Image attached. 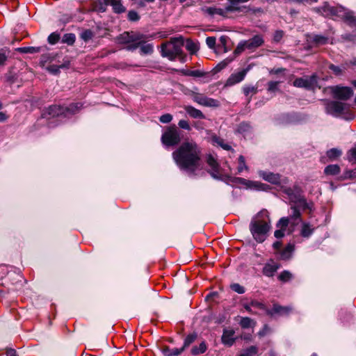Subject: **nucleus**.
Returning a JSON list of instances; mask_svg holds the SVG:
<instances>
[{
    "label": "nucleus",
    "mask_w": 356,
    "mask_h": 356,
    "mask_svg": "<svg viewBox=\"0 0 356 356\" xmlns=\"http://www.w3.org/2000/svg\"><path fill=\"white\" fill-rule=\"evenodd\" d=\"M330 91L334 98L343 100L349 99L353 95V90L346 86H333L330 88Z\"/></svg>",
    "instance_id": "nucleus-12"
},
{
    "label": "nucleus",
    "mask_w": 356,
    "mask_h": 356,
    "mask_svg": "<svg viewBox=\"0 0 356 356\" xmlns=\"http://www.w3.org/2000/svg\"><path fill=\"white\" fill-rule=\"evenodd\" d=\"M76 37L74 33H66L63 37V42L69 45H72L75 42Z\"/></svg>",
    "instance_id": "nucleus-38"
},
{
    "label": "nucleus",
    "mask_w": 356,
    "mask_h": 356,
    "mask_svg": "<svg viewBox=\"0 0 356 356\" xmlns=\"http://www.w3.org/2000/svg\"><path fill=\"white\" fill-rule=\"evenodd\" d=\"M184 109L186 112L193 118H199V119H204L205 115L203 113L199 110L195 108L192 106H185Z\"/></svg>",
    "instance_id": "nucleus-26"
},
{
    "label": "nucleus",
    "mask_w": 356,
    "mask_h": 356,
    "mask_svg": "<svg viewBox=\"0 0 356 356\" xmlns=\"http://www.w3.org/2000/svg\"><path fill=\"white\" fill-rule=\"evenodd\" d=\"M298 205L299 206L303 207H305L307 206V202H306L305 199L298 198Z\"/></svg>",
    "instance_id": "nucleus-64"
},
{
    "label": "nucleus",
    "mask_w": 356,
    "mask_h": 356,
    "mask_svg": "<svg viewBox=\"0 0 356 356\" xmlns=\"http://www.w3.org/2000/svg\"><path fill=\"white\" fill-rule=\"evenodd\" d=\"M348 157L350 161L356 162V147L349 150Z\"/></svg>",
    "instance_id": "nucleus-46"
},
{
    "label": "nucleus",
    "mask_w": 356,
    "mask_h": 356,
    "mask_svg": "<svg viewBox=\"0 0 356 356\" xmlns=\"http://www.w3.org/2000/svg\"><path fill=\"white\" fill-rule=\"evenodd\" d=\"M292 311L290 307H282L278 304H273V307L268 309V316L277 317L288 315Z\"/></svg>",
    "instance_id": "nucleus-15"
},
{
    "label": "nucleus",
    "mask_w": 356,
    "mask_h": 356,
    "mask_svg": "<svg viewBox=\"0 0 356 356\" xmlns=\"http://www.w3.org/2000/svg\"><path fill=\"white\" fill-rule=\"evenodd\" d=\"M238 165L237 167V170L238 173H241L243 170L248 171L249 168L245 163V157L241 155L238 159Z\"/></svg>",
    "instance_id": "nucleus-33"
},
{
    "label": "nucleus",
    "mask_w": 356,
    "mask_h": 356,
    "mask_svg": "<svg viewBox=\"0 0 356 356\" xmlns=\"http://www.w3.org/2000/svg\"><path fill=\"white\" fill-rule=\"evenodd\" d=\"M207 349V346L204 341L200 343L198 346H193L191 349V354L193 355H198L205 353Z\"/></svg>",
    "instance_id": "nucleus-30"
},
{
    "label": "nucleus",
    "mask_w": 356,
    "mask_h": 356,
    "mask_svg": "<svg viewBox=\"0 0 356 356\" xmlns=\"http://www.w3.org/2000/svg\"><path fill=\"white\" fill-rule=\"evenodd\" d=\"M263 43V38L259 35H255L249 40L241 41L238 44L234 53L235 55H238L245 49L254 51L255 49L261 46Z\"/></svg>",
    "instance_id": "nucleus-8"
},
{
    "label": "nucleus",
    "mask_w": 356,
    "mask_h": 356,
    "mask_svg": "<svg viewBox=\"0 0 356 356\" xmlns=\"http://www.w3.org/2000/svg\"><path fill=\"white\" fill-rule=\"evenodd\" d=\"M207 163L211 168V175L214 179H222V175L220 172L218 163L211 155L207 156Z\"/></svg>",
    "instance_id": "nucleus-20"
},
{
    "label": "nucleus",
    "mask_w": 356,
    "mask_h": 356,
    "mask_svg": "<svg viewBox=\"0 0 356 356\" xmlns=\"http://www.w3.org/2000/svg\"><path fill=\"white\" fill-rule=\"evenodd\" d=\"M247 72L248 70H242L239 72L232 74L227 79L225 86H232L241 82L245 79Z\"/></svg>",
    "instance_id": "nucleus-19"
},
{
    "label": "nucleus",
    "mask_w": 356,
    "mask_h": 356,
    "mask_svg": "<svg viewBox=\"0 0 356 356\" xmlns=\"http://www.w3.org/2000/svg\"><path fill=\"white\" fill-rule=\"evenodd\" d=\"M289 225V218H282L277 224L278 228L274 233L277 238H282L285 234V231Z\"/></svg>",
    "instance_id": "nucleus-23"
},
{
    "label": "nucleus",
    "mask_w": 356,
    "mask_h": 356,
    "mask_svg": "<svg viewBox=\"0 0 356 356\" xmlns=\"http://www.w3.org/2000/svg\"><path fill=\"white\" fill-rule=\"evenodd\" d=\"M202 149L194 140H186L172 152V158L177 166L190 174L202 168Z\"/></svg>",
    "instance_id": "nucleus-1"
},
{
    "label": "nucleus",
    "mask_w": 356,
    "mask_h": 356,
    "mask_svg": "<svg viewBox=\"0 0 356 356\" xmlns=\"http://www.w3.org/2000/svg\"><path fill=\"white\" fill-rule=\"evenodd\" d=\"M249 129H250L249 124L243 122L238 125L237 131L241 134H243V133L245 132L246 131L249 130Z\"/></svg>",
    "instance_id": "nucleus-54"
},
{
    "label": "nucleus",
    "mask_w": 356,
    "mask_h": 356,
    "mask_svg": "<svg viewBox=\"0 0 356 356\" xmlns=\"http://www.w3.org/2000/svg\"><path fill=\"white\" fill-rule=\"evenodd\" d=\"M207 12L211 15H225L228 12L226 11V9H222L220 8H216V7H209L207 8Z\"/></svg>",
    "instance_id": "nucleus-32"
},
{
    "label": "nucleus",
    "mask_w": 356,
    "mask_h": 356,
    "mask_svg": "<svg viewBox=\"0 0 356 356\" xmlns=\"http://www.w3.org/2000/svg\"><path fill=\"white\" fill-rule=\"evenodd\" d=\"M236 182L244 186L246 188L255 191H265L266 186L259 181L247 180L243 178H236Z\"/></svg>",
    "instance_id": "nucleus-16"
},
{
    "label": "nucleus",
    "mask_w": 356,
    "mask_h": 356,
    "mask_svg": "<svg viewBox=\"0 0 356 356\" xmlns=\"http://www.w3.org/2000/svg\"><path fill=\"white\" fill-rule=\"evenodd\" d=\"M248 1L249 0H227L229 5L225 7L226 11L229 13L241 12L245 8V7L241 4Z\"/></svg>",
    "instance_id": "nucleus-21"
},
{
    "label": "nucleus",
    "mask_w": 356,
    "mask_h": 356,
    "mask_svg": "<svg viewBox=\"0 0 356 356\" xmlns=\"http://www.w3.org/2000/svg\"><path fill=\"white\" fill-rule=\"evenodd\" d=\"M314 228H312L309 224L303 223L301 229V235L303 237H309L313 232Z\"/></svg>",
    "instance_id": "nucleus-34"
},
{
    "label": "nucleus",
    "mask_w": 356,
    "mask_h": 356,
    "mask_svg": "<svg viewBox=\"0 0 356 356\" xmlns=\"http://www.w3.org/2000/svg\"><path fill=\"white\" fill-rule=\"evenodd\" d=\"M196 338H197V334H191L188 335L186 337V339L184 340V346L181 348H184V350L185 348L188 347L193 342H194L195 340L196 339Z\"/></svg>",
    "instance_id": "nucleus-39"
},
{
    "label": "nucleus",
    "mask_w": 356,
    "mask_h": 356,
    "mask_svg": "<svg viewBox=\"0 0 356 356\" xmlns=\"http://www.w3.org/2000/svg\"><path fill=\"white\" fill-rule=\"evenodd\" d=\"M332 12L337 16L341 17L350 23L355 22V19L351 12L346 10L342 7H336L332 9Z\"/></svg>",
    "instance_id": "nucleus-22"
},
{
    "label": "nucleus",
    "mask_w": 356,
    "mask_h": 356,
    "mask_svg": "<svg viewBox=\"0 0 356 356\" xmlns=\"http://www.w3.org/2000/svg\"><path fill=\"white\" fill-rule=\"evenodd\" d=\"M340 172V168L338 165H329L325 170L324 172L327 175H336Z\"/></svg>",
    "instance_id": "nucleus-31"
},
{
    "label": "nucleus",
    "mask_w": 356,
    "mask_h": 356,
    "mask_svg": "<svg viewBox=\"0 0 356 356\" xmlns=\"http://www.w3.org/2000/svg\"><path fill=\"white\" fill-rule=\"evenodd\" d=\"M120 44H126V49L129 51H134L143 42V35L137 33L124 32L118 38Z\"/></svg>",
    "instance_id": "nucleus-4"
},
{
    "label": "nucleus",
    "mask_w": 356,
    "mask_h": 356,
    "mask_svg": "<svg viewBox=\"0 0 356 356\" xmlns=\"http://www.w3.org/2000/svg\"><path fill=\"white\" fill-rule=\"evenodd\" d=\"M240 325L243 328H248L252 325V321L248 317H243L240 321Z\"/></svg>",
    "instance_id": "nucleus-41"
},
{
    "label": "nucleus",
    "mask_w": 356,
    "mask_h": 356,
    "mask_svg": "<svg viewBox=\"0 0 356 356\" xmlns=\"http://www.w3.org/2000/svg\"><path fill=\"white\" fill-rule=\"evenodd\" d=\"M243 91L246 96H248L250 94H255L257 88L254 86H245L243 88Z\"/></svg>",
    "instance_id": "nucleus-43"
},
{
    "label": "nucleus",
    "mask_w": 356,
    "mask_h": 356,
    "mask_svg": "<svg viewBox=\"0 0 356 356\" xmlns=\"http://www.w3.org/2000/svg\"><path fill=\"white\" fill-rule=\"evenodd\" d=\"M252 262L257 271H261L264 275H266L267 260L265 254L261 255L256 253L253 257Z\"/></svg>",
    "instance_id": "nucleus-13"
},
{
    "label": "nucleus",
    "mask_w": 356,
    "mask_h": 356,
    "mask_svg": "<svg viewBox=\"0 0 356 356\" xmlns=\"http://www.w3.org/2000/svg\"><path fill=\"white\" fill-rule=\"evenodd\" d=\"M64 66L63 65H61V66H59V67H57L56 65H50L49 67H48V70L52 72V73H57L58 72V70L60 67H63Z\"/></svg>",
    "instance_id": "nucleus-61"
},
{
    "label": "nucleus",
    "mask_w": 356,
    "mask_h": 356,
    "mask_svg": "<svg viewBox=\"0 0 356 356\" xmlns=\"http://www.w3.org/2000/svg\"><path fill=\"white\" fill-rule=\"evenodd\" d=\"M228 40H229V38L226 35H222L219 39V42H220L219 45H221L222 47L225 52L227 51L226 44H227Z\"/></svg>",
    "instance_id": "nucleus-50"
},
{
    "label": "nucleus",
    "mask_w": 356,
    "mask_h": 356,
    "mask_svg": "<svg viewBox=\"0 0 356 356\" xmlns=\"http://www.w3.org/2000/svg\"><path fill=\"white\" fill-rule=\"evenodd\" d=\"M234 331L232 329H225L223 331V334L222 336V342L225 345L232 346L235 339L234 337Z\"/></svg>",
    "instance_id": "nucleus-24"
},
{
    "label": "nucleus",
    "mask_w": 356,
    "mask_h": 356,
    "mask_svg": "<svg viewBox=\"0 0 356 356\" xmlns=\"http://www.w3.org/2000/svg\"><path fill=\"white\" fill-rule=\"evenodd\" d=\"M17 51L21 53L25 54H34L39 52L40 51V47H20L17 49Z\"/></svg>",
    "instance_id": "nucleus-36"
},
{
    "label": "nucleus",
    "mask_w": 356,
    "mask_h": 356,
    "mask_svg": "<svg viewBox=\"0 0 356 356\" xmlns=\"http://www.w3.org/2000/svg\"><path fill=\"white\" fill-rule=\"evenodd\" d=\"M178 125L180 128L186 129V130H191V126L189 125V123L187 120H179Z\"/></svg>",
    "instance_id": "nucleus-52"
},
{
    "label": "nucleus",
    "mask_w": 356,
    "mask_h": 356,
    "mask_svg": "<svg viewBox=\"0 0 356 356\" xmlns=\"http://www.w3.org/2000/svg\"><path fill=\"white\" fill-rule=\"evenodd\" d=\"M192 98L197 104L206 107L216 108L220 105L218 100L208 97L203 94L198 92H193Z\"/></svg>",
    "instance_id": "nucleus-10"
},
{
    "label": "nucleus",
    "mask_w": 356,
    "mask_h": 356,
    "mask_svg": "<svg viewBox=\"0 0 356 356\" xmlns=\"http://www.w3.org/2000/svg\"><path fill=\"white\" fill-rule=\"evenodd\" d=\"M206 42L207 46L210 49H214L216 46V38L214 37H208L206 40Z\"/></svg>",
    "instance_id": "nucleus-55"
},
{
    "label": "nucleus",
    "mask_w": 356,
    "mask_h": 356,
    "mask_svg": "<svg viewBox=\"0 0 356 356\" xmlns=\"http://www.w3.org/2000/svg\"><path fill=\"white\" fill-rule=\"evenodd\" d=\"M93 37V33L90 30H85L81 33V38L85 42H88Z\"/></svg>",
    "instance_id": "nucleus-42"
},
{
    "label": "nucleus",
    "mask_w": 356,
    "mask_h": 356,
    "mask_svg": "<svg viewBox=\"0 0 356 356\" xmlns=\"http://www.w3.org/2000/svg\"><path fill=\"white\" fill-rule=\"evenodd\" d=\"M211 143L213 145L221 147L222 149L226 150L231 149V146L224 142V140L218 137L217 136H213L211 138Z\"/></svg>",
    "instance_id": "nucleus-28"
},
{
    "label": "nucleus",
    "mask_w": 356,
    "mask_h": 356,
    "mask_svg": "<svg viewBox=\"0 0 356 356\" xmlns=\"http://www.w3.org/2000/svg\"><path fill=\"white\" fill-rule=\"evenodd\" d=\"M108 4H106V0H104L103 2H99V7L97 8V9L102 12H104L106 10V7Z\"/></svg>",
    "instance_id": "nucleus-62"
},
{
    "label": "nucleus",
    "mask_w": 356,
    "mask_h": 356,
    "mask_svg": "<svg viewBox=\"0 0 356 356\" xmlns=\"http://www.w3.org/2000/svg\"><path fill=\"white\" fill-rule=\"evenodd\" d=\"M9 51L6 49H1L0 51V65H3L6 60Z\"/></svg>",
    "instance_id": "nucleus-45"
},
{
    "label": "nucleus",
    "mask_w": 356,
    "mask_h": 356,
    "mask_svg": "<svg viewBox=\"0 0 356 356\" xmlns=\"http://www.w3.org/2000/svg\"><path fill=\"white\" fill-rule=\"evenodd\" d=\"M231 62V60L226 59L223 60L222 62L218 64V66L220 69L224 68L229 63Z\"/></svg>",
    "instance_id": "nucleus-63"
},
{
    "label": "nucleus",
    "mask_w": 356,
    "mask_h": 356,
    "mask_svg": "<svg viewBox=\"0 0 356 356\" xmlns=\"http://www.w3.org/2000/svg\"><path fill=\"white\" fill-rule=\"evenodd\" d=\"M257 352L255 346H251L249 348L244 350L239 356H253Z\"/></svg>",
    "instance_id": "nucleus-40"
},
{
    "label": "nucleus",
    "mask_w": 356,
    "mask_h": 356,
    "mask_svg": "<svg viewBox=\"0 0 356 356\" xmlns=\"http://www.w3.org/2000/svg\"><path fill=\"white\" fill-rule=\"evenodd\" d=\"M291 209L292 210L291 217L294 220H296V219L299 218L300 216V213L299 209L297 208V207L296 206H292Z\"/></svg>",
    "instance_id": "nucleus-53"
},
{
    "label": "nucleus",
    "mask_w": 356,
    "mask_h": 356,
    "mask_svg": "<svg viewBox=\"0 0 356 356\" xmlns=\"http://www.w3.org/2000/svg\"><path fill=\"white\" fill-rule=\"evenodd\" d=\"M60 39V35L56 33H51L48 37V42L51 44H54L58 42Z\"/></svg>",
    "instance_id": "nucleus-44"
},
{
    "label": "nucleus",
    "mask_w": 356,
    "mask_h": 356,
    "mask_svg": "<svg viewBox=\"0 0 356 356\" xmlns=\"http://www.w3.org/2000/svg\"><path fill=\"white\" fill-rule=\"evenodd\" d=\"M147 37L143 35V42L139 44L140 51L141 54H152L154 51V47L152 44L146 43Z\"/></svg>",
    "instance_id": "nucleus-25"
},
{
    "label": "nucleus",
    "mask_w": 356,
    "mask_h": 356,
    "mask_svg": "<svg viewBox=\"0 0 356 356\" xmlns=\"http://www.w3.org/2000/svg\"><path fill=\"white\" fill-rule=\"evenodd\" d=\"M128 18L131 21H137L139 19V16L136 12L130 11L128 14Z\"/></svg>",
    "instance_id": "nucleus-59"
},
{
    "label": "nucleus",
    "mask_w": 356,
    "mask_h": 356,
    "mask_svg": "<svg viewBox=\"0 0 356 356\" xmlns=\"http://www.w3.org/2000/svg\"><path fill=\"white\" fill-rule=\"evenodd\" d=\"M268 183L280 186L288 195L290 196L291 195V189L284 186L286 183V179H281L279 175L273 173L268 174Z\"/></svg>",
    "instance_id": "nucleus-14"
},
{
    "label": "nucleus",
    "mask_w": 356,
    "mask_h": 356,
    "mask_svg": "<svg viewBox=\"0 0 356 356\" xmlns=\"http://www.w3.org/2000/svg\"><path fill=\"white\" fill-rule=\"evenodd\" d=\"M341 154V152L336 148L331 149L327 152V156L329 160L333 161L340 156Z\"/></svg>",
    "instance_id": "nucleus-35"
},
{
    "label": "nucleus",
    "mask_w": 356,
    "mask_h": 356,
    "mask_svg": "<svg viewBox=\"0 0 356 356\" xmlns=\"http://www.w3.org/2000/svg\"><path fill=\"white\" fill-rule=\"evenodd\" d=\"M184 351V348H170L168 347H165L163 349L162 352L165 356H177L180 355Z\"/></svg>",
    "instance_id": "nucleus-29"
},
{
    "label": "nucleus",
    "mask_w": 356,
    "mask_h": 356,
    "mask_svg": "<svg viewBox=\"0 0 356 356\" xmlns=\"http://www.w3.org/2000/svg\"><path fill=\"white\" fill-rule=\"evenodd\" d=\"M250 229L253 238L259 243L267 238V211H259L252 220Z\"/></svg>",
    "instance_id": "nucleus-2"
},
{
    "label": "nucleus",
    "mask_w": 356,
    "mask_h": 356,
    "mask_svg": "<svg viewBox=\"0 0 356 356\" xmlns=\"http://www.w3.org/2000/svg\"><path fill=\"white\" fill-rule=\"evenodd\" d=\"M273 249L277 258L282 260H286L291 257L295 246L293 244L289 243L282 249V243L280 241H276L273 244Z\"/></svg>",
    "instance_id": "nucleus-9"
},
{
    "label": "nucleus",
    "mask_w": 356,
    "mask_h": 356,
    "mask_svg": "<svg viewBox=\"0 0 356 356\" xmlns=\"http://www.w3.org/2000/svg\"><path fill=\"white\" fill-rule=\"evenodd\" d=\"M245 309L252 314L259 315L265 314L267 312L265 305L257 301H252L250 304L245 305Z\"/></svg>",
    "instance_id": "nucleus-17"
},
{
    "label": "nucleus",
    "mask_w": 356,
    "mask_h": 356,
    "mask_svg": "<svg viewBox=\"0 0 356 356\" xmlns=\"http://www.w3.org/2000/svg\"><path fill=\"white\" fill-rule=\"evenodd\" d=\"M184 40L182 38H174L169 42L161 44V56L166 57L170 60L181 54Z\"/></svg>",
    "instance_id": "nucleus-3"
},
{
    "label": "nucleus",
    "mask_w": 356,
    "mask_h": 356,
    "mask_svg": "<svg viewBox=\"0 0 356 356\" xmlns=\"http://www.w3.org/2000/svg\"><path fill=\"white\" fill-rule=\"evenodd\" d=\"M231 288L233 291H234L235 292H236L239 294H242L245 292V289H244L243 286H241L238 284H232Z\"/></svg>",
    "instance_id": "nucleus-48"
},
{
    "label": "nucleus",
    "mask_w": 356,
    "mask_h": 356,
    "mask_svg": "<svg viewBox=\"0 0 356 356\" xmlns=\"http://www.w3.org/2000/svg\"><path fill=\"white\" fill-rule=\"evenodd\" d=\"M172 115L169 113L162 115L159 118L160 122L162 123H169L172 121Z\"/></svg>",
    "instance_id": "nucleus-47"
},
{
    "label": "nucleus",
    "mask_w": 356,
    "mask_h": 356,
    "mask_svg": "<svg viewBox=\"0 0 356 356\" xmlns=\"http://www.w3.org/2000/svg\"><path fill=\"white\" fill-rule=\"evenodd\" d=\"M181 141V133L175 125L168 127L161 136V142L165 146H175Z\"/></svg>",
    "instance_id": "nucleus-7"
},
{
    "label": "nucleus",
    "mask_w": 356,
    "mask_h": 356,
    "mask_svg": "<svg viewBox=\"0 0 356 356\" xmlns=\"http://www.w3.org/2000/svg\"><path fill=\"white\" fill-rule=\"evenodd\" d=\"M329 68L336 75H340L342 73V70L339 66L331 64L330 65Z\"/></svg>",
    "instance_id": "nucleus-56"
},
{
    "label": "nucleus",
    "mask_w": 356,
    "mask_h": 356,
    "mask_svg": "<svg viewBox=\"0 0 356 356\" xmlns=\"http://www.w3.org/2000/svg\"><path fill=\"white\" fill-rule=\"evenodd\" d=\"M206 74L205 72L201 71V70H193L191 71V76H194V77H202L204 76V75Z\"/></svg>",
    "instance_id": "nucleus-58"
},
{
    "label": "nucleus",
    "mask_w": 356,
    "mask_h": 356,
    "mask_svg": "<svg viewBox=\"0 0 356 356\" xmlns=\"http://www.w3.org/2000/svg\"><path fill=\"white\" fill-rule=\"evenodd\" d=\"M186 49L191 52H195L196 51L197 48L195 44H194L191 41H187Z\"/></svg>",
    "instance_id": "nucleus-57"
},
{
    "label": "nucleus",
    "mask_w": 356,
    "mask_h": 356,
    "mask_svg": "<svg viewBox=\"0 0 356 356\" xmlns=\"http://www.w3.org/2000/svg\"><path fill=\"white\" fill-rule=\"evenodd\" d=\"M326 112L334 116H342L347 120L353 119L354 115L349 112L348 106L346 104L339 102H328L325 107Z\"/></svg>",
    "instance_id": "nucleus-5"
},
{
    "label": "nucleus",
    "mask_w": 356,
    "mask_h": 356,
    "mask_svg": "<svg viewBox=\"0 0 356 356\" xmlns=\"http://www.w3.org/2000/svg\"><path fill=\"white\" fill-rule=\"evenodd\" d=\"M293 85L298 88L314 89L317 86V76L315 74L297 78L293 81Z\"/></svg>",
    "instance_id": "nucleus-11"
},
{
    "label": "nucleus",
    "mask_w": 356,
    "mask_h": 356,
    "mask_svg": "<svg viewBox=\"0 0 356 356\" xmlns=\"http://www.w3.org/2000/svg\"><path fill=\"white\" fill-rule=\"evenodd\" d=\"M79 103L71 104L69 107H63L60 106L53 105L49 106L47 111L42 113L44 118H54L60 115L73 114L76 113L80 108Z\"/></svg>",
    "instance_id": "nucleus-6"
},
{
    "label": "nucleus",
    "mask_w": 356,
    "mask_h": 356,
    "mask_svg": "<svg viewBox=\"0 0 356 356\" xmlns=\"http://www.w3.org/2000/svg\"><path fill=\"white\" fill-rule=\"evenodd\" d=\"M284 35V32L282 31H277L274 33L273 35V41L275 42H279L282 40Z\"/></svg>",
    "instance_id": "nucleus-51"
},
{
    "label": "nucleus",
    "mask_w": 356,
    "mask_h": 356,
    "mask_svg": "<svg viewBox=\"0 0 356 356\" xmlns=\"http://www.w3.org/2000/svg\"><path fill=\"white\" fill-rule=\"evenodd\" d=\"M328 38L320 35H309L307 37L308 48H312L327 42Z\"/></svg>",
    "instance_id": "nucleus-18"
},
{
    "label": "nucleus",
    "mask_w": 356,
    "mask_h": 356,
    "mask_svg": "<svg viewBox=\"0 0 356 356\" xmlns=\"http://www.w3.org/2000/svg\"><path fill=\"white\" fill-rule=\"evenodd\" d=\"M293 277V275L291 272L288 270L282 271L278 276L279 280L282 282H286L291 280Z\"/></svg>",
    "instance_id": "nucleus-37"
},
{
    "label": "nucleus",
    "mask_w": 356,
    "mask_h": 356,
    "mask_svg": "<svg viewBox=\"0 0 356 356\" xmlns=\"http://www.w3.org/2000/svg\"><path fill=\"white\" fill-rule=\"evenodd\" d=\"M106 4L111 5L114 12L117 13H121L125 10V8L121 3V0H106Z\"/></svg>",
    "instance_id": "nucleus-27"
},
{
    "label": "nucleus",
    "mask_w": 356,
    "mask_h": 356,
    "mask_svg": "<svg viewBox=\"0 0 356 356\" xmlns=\"http://www.w3.org/2000/svg\"><path fill=\"white\" fill-rule=\"evenodd\" d=\"M280 268V265L278 264H275V265H270L268 264V276L270 275L269 273H270L271 274L273 273L274 272H275L278 268Z\"/></svg>",
    "instance_id": "nucleus-60"
},
{
    "label": "nucleus",
    "mask_w": 356,
    "mask_h": 356,
    "mask_svg": "<svg viewBox=\"0 0 356 356\" xmlns=\"http://www.w3.org/2000/svg\"><path fill=\"white\" fill-rule=\"evenodd\" d=\"M344 177L348 179H356V168L346 170L344 172Z\"/></svg>",
    "instance_id": "nucleus-49"
}]
</instances>
